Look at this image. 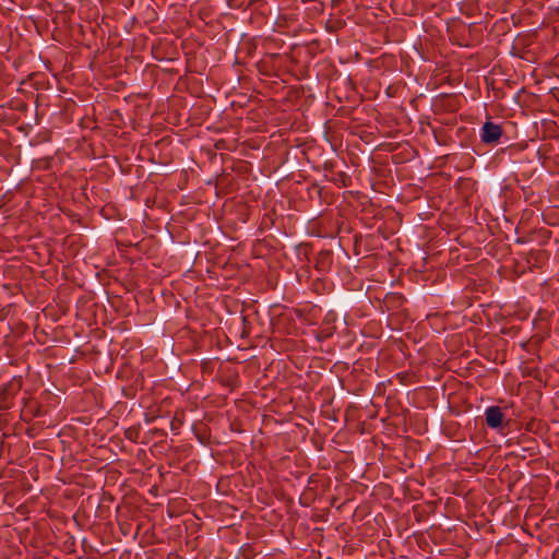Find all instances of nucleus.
I'll return each instance as SVG.
<instances>
[{"label":"nucleus","mask_w":559,"mask_h":559,"mask_svg":"<svg viewBox=\"0 0 559 559\" xmlns=\"http://www.w3.org/2000/svg\"><path fill=\"white\" fill-rule=\"evenodd\" d=\"M21 389L20 383L9 382L0 388V409L5 411L10 407L12 396Z\"/></svg>","instance_id":"2"},{"label":"nucleus","mask_w":559,"mask_h":559,"mask_svg":"<svg viewBox=\"0 0 559 559\" xmlns=\"http://www.w3.org/2000/svg\"><path fill=\"white\" fill-rule=\"evenodd\" d=\"M502 134L503 130L501 126L488 120L481 127L480 140L485 144H496L499 142Z\"/></svg>","instance_id":"1"},{"label":"nucleus","mask_w":559,"mask_h":559,"mask_svg":"<svg viewBox=\"0 0 559 559\" xmlns=\"http://www.w3.org/2000/svg\"><path fill=\"white\" fill-rule=\"evenodd\" d=\"M338 176H340V180L342 181L343 186L346 187L347 186V183L345 181V179L347 178L346 175L344 173H340Z\"/></svg>","instance_id":"8"},{"label":"nucleus","mask_w":559,"mask_h":559,"mask_svg":"<svg viewBox=\"0 0 559 559\" xmlns=\"http://www.w3.org/2000/svg\"><path fill=\"white\" fill-rule=\"evenodd\" d=\"M243 557H245L246 559H249V555H247V554H246V551L243 552Z\"/></svg>","instance_id":"9"},{"label":"nucleus","mask_w":559,"mask_h":559,"mask_svg":"<svg viewBox=\"0 0 559 559\" xmlns=\"http://www.w3.org/2000/svg\"><path fill=\"white\" fill-rule=\"evenodd\" d=\"M539 233H540V234H542V236H543V239H544V241H543V242H544V243H546V242L550 239V237H551V231H550V230H548V229H540V230H539Z\"/></svg>","instance_id":"7"},{"label":"nucleus","mask_w":559,"mask_h":559,"mask_svg":"<svg viewBox=\"0 0 559 559\" xmlns=\"http://www.w3.org/2000/svg\"><path fill=\"white\" fill-rule=\"evenodd\" d=\"M548 258L549 253L546 250H531L527 254V263L533 267H542Z\"/></svg>","instance_id":"5"},{"label":"nucleus","mask_w":559,"mask_h":559,"mask_svg":"<svg viewBox=\"0 0 559 559\" xmlns=\"http://www.w3.org/2000/svg\"><path fill=\"white\" fill-rule=\"evenodd\" d=\"M333 264V253L330 250H321L316 259L314 267L320 273H328Z\"/></svg>","instance_id":"4"},{"label":"nucleus","mask_w":559,"mask_h":559,"mask_svg":"<svg viewBox=\"0 0 559 559\" xmlns=\"http://www.w3.org/2000/svg\"><path fill=\"white\" fill-rule=\"evenodd\" d=\"M485 420L488 427L497 429L502 426L503 413L499 406H490L485 412Z\"/></svg>","instance_id":"3"},{"label":"nucleus","mask_w":559,"mask_h":559,"mask_svg":"<svg viewBox=\"0 0 559 559\" xmlns=\"http://www.w3.org/2000/svg\"><path fill=\"white\" fill-rule=\"evenodd\" d=\"M140 433L141 429L139 426H132L124 430V437L132 442H138Z\"/></svg>","instance_id":"6"}]
</instances>
